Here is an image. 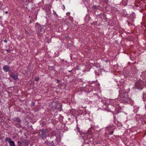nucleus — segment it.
Wrapping results in <instances>:
<instances>
[{
  "mask_svg": "<svg viewBox=\"0 0 146 146\" xmlns=\"http://www.w3.org/2000/svg\"><path fill=\"white\" fill-rule=\"evenodd\" d=\"M119 96L120 97V101L122 103H130L133 102V101L129 97L128 94L125 89L120 90Z\"/></svg>",
  "mask_w": 146,
  "mask_h": 146,
  "instance_id": "1",
  "label": "nucleus"
},
{
  "mask_svg": "<svg viewBox=\"0 0 146 146\" xmlns=\"http://www.w3.org/2000/svg\"><path fill=\"white\" fill-rule=\"evenodd\" d=\"M35 29L37 34L38 35H43L45 32L46 27L44 25L41 26L39 23L36 24Z\"/></svg>",
  "mask_w": 146,
  "mask_h": 146,
  "instance_id": "2",
  "label": "nucleus"
},
{
  "mask_svg": "<svg viewBox=\"0 0 146 146\" xmlns=\"http://www.w3.org/2000/svg\"><path fill=\"white\" fill-rule=\"evenodd\" d=\"M48 135V130L46 129H42L40 130L39 133V137L44 139Z\"/></svg>",
  "mask_w": 146,
  "mask_h": 146,
  "instance_id": "3",
  "label": "nucleus"
},
{
  "mask_svg": "<svg viewBox=\"0 0 146 146\" xmlns=\"http://www.w3.org/2000/svg\"><path fill=\"white\" fill-rule=\"evenodd\" d=\"M52 105H56L54 107H53V108L56 109L58 111H61L62 110V105L60 104H58L56 102H53L52 103Z\"/></svg>",
  "mask_w": 146,
  "mask_h": 146,
  "instance_id": "4",
  "label": "nucleus"
},
{
  "mask_svg": "<svg viewBox=\"0 0 146 146\" xmlns=\"http://www.w3.org/2000/svg\"><path fill=\"white\" fill-rule=\"evenodd\" d=\"M10 76L15 80H16L18 79V74L17 71H14L12 72H11Z\"/></svg>",
  "mask_w": 146,
  "mask_h": 146,
  "instance_id": "5",
  "label": "nucleus"
},
{
  "mask_svg": "<svg viewBox=\"0 0 146 146\" xmlns=\"http://www.w3.org/2000/svg\"><path fill=\"white\" fill-rule=\"evenodd\" d=\"M10 69V68L9 66L7 65H5L3 67V70L6 72H9V70Z\"/></svg>",
  "mask_w": 146,
  "mask_h": 146,
  "instance_id": "6",
  "label": "nucleus"
},
{
  "mask_svg": "<svg viewBox=\"0 0 146 146\" xmlns=\"http://www.w3.org/2000/svg\"><path fill=\"white\" fill-rule=\"evenodd\" d=\"M13 121L15 122H21V120L18 117H14L12 119Z\"/></svg>",
  "mask_w": 146,
  "mask_h": 146,
  "instance_id": "7",
  "label": "nucleus"
},
{
  "mask_svg": "<svg viewBox=\"0 0 146 146\" xmlns=\"http://www.w3.org/2000/svg\"><path fill=\"white\" fill-rule=\"evenodd\" d=\"M23 142L26 145H28L29 143V141L24 139L23 141Z\"/></svg>",
  "mask_w": 146,
  "mask_h": 146,
  "instance_id": "8",
  "label": "nucleus"
},
{
  "mask_svg": "<svg viewBox=\"0 0 146 146\" xmlns=\"http://www.w3.org/2000/svg\"><path fill=\"white\" fill-rule=\"evenodd\" d=\"M15 126L16 127L18 128H20L21 126L20 123H15Z\"/></svg>",
  "mask_w": 146,
  "mask_h": 146,
  "instance_id": "9",
  "label": "nucleus"
},
{
  "mask_svg": "<svg viewBox=\"0 0 146 146\" xmlns=\"http://www.w3.org/2000/svg\"><path fill=\"white\" fill-rule=\"evenodd\" d=\"M9 143L11 146H15V143L13 141H11Z\"/></svg>",
  "mask_w": 146,
  "mask_h": 146,
  "instance_id": "10",
  "label": "nucleus"
},
{
  "mask_svg": "<svg viewBox=\"0 0 146 146\" xmlns=\"http://www.w3.org/2000/svg\"><path fill=\"white\" fill-rule=\"evenodd\" d=\"M130 17L131 18H134L135 17V14L134 13H132L130 14Z\"/></svg>",
  "mask_w": 146,
  "mask_h": 146,
  "instance_id": "11",
  "label": "nucleus"
},
{
  "mask_svg": "<svg viewBox=\"0 0 146 146\" xmlns=\"http://www.w3.org/2000/svg\"><path fill=\"white\" fill-rule=\"evenodd\" d=\"M11 141V139L8 137H6L5 139V141L8 142L9 143Z\"/></svg>",
  "mask_w": 146,
  "mask_h": 146,
  "instance_id": "12",
  "label": "nucleus"
},
{
  "mask_svg": "<svg viewBox=\"0 0 146 146\" xmlns=\"http://www.w3.org/2000/svg\"><path fill=\"white\" fill-rule=\"evenodd\" d=\"M98 6H94L92 7L93 10H97L98 8Z\"/></svg>",
  "mask_w": 146,
  "mask_h": 146,
  "instance_id": "13",
  "label": "nucleus"
},
{
  "mask_svg": "<svg viewBox=\"0 0 146 146\" xmlns=\"http://www.w3.org/2000/svg\"><path fill=\"white\" fill-rule=\"evenodd\" d=\"M39 77L37 76L35 78V80L36 81L38 82L39 80Z\"/></svg>",
  "mask_w": 146,
  "mask_h": 146,
  "instance_id": "14",
  "label": "nucleus"
},
{
  "mask_svg": "<svg viewBox=\"0 0 146 146\" xmlns=\"http://www.w3.org/2000/svg\"><path fill=\"white\" fill-rule=\"evenodd\" d=\"M17 144L18 146H21L22 144V143L20 141H17Z\"/></svg>",
  "mask_w": 146,
  "mask_h": 146,
  "instance_id": "15",
  "label": "nucleus"
},
{
  "mask_svg": "<svg viewBox=\"0 0 146 146\" xmlns=\"http://www.w3.org/2000/svg\"><path fill=\"white\" fill-rule=\"evenodd\" d=\"M44 142H45V143L46 145H48V146H49L50 144V142H48V141H44Z\"/></svg>",
  "mask_w": 146,
  "mask_h": 146,
  "instance_id": "16",
  "label": "nucleus"
},
{
  "mask_svg": "<svg viewBox=\"0 0 146 146\" xmlns=\"http://www.w3.org/2000/svg\"><path fill=\"white\" fill-rule=\"evenodd\" d=\"M113 127L112 126H110L109 127H107L106 128V129L107 130H109V129H112Z\"/></svg>",
  "mask_w": 146,
  "mask_h": 146,
  "instance_id": "17",
  "label": "nucleus"
},
{
  "mask_svg": "<svg viewBox=\"0 0 146 146\" xmlns=\"http://www.w3.org/2000/svg\"><path fill=\"white\" fill-rule=\"evenodd\" d=\"M143 101H145L146 100V95L145 94L143 95Z\"/></svg>",
  "mask_w": 146,
  "mask_h": 146,
  "instance_id": "18",
  "label": "nucleus"
},
{
  "mask_svg": "<svg viewBox=\"0 0 146 146\" xmlns=\"http://www.w3.org/2000/svg\"><path fill=\"white\" fill-rule=\"evenodd\" d=\"M49 146H56L54 144H52V143H50V144Z\"/></svg>",
  "mask_w": 146,
  "mask_h": 146,
  "instance_id": "19",
  "label": "nucleus"
},
{
  "mask_svg": "<svg viewBox=\"0 0 146 146\" xmlns=\"http://www.w3.org/2000/svg\"><path fill=\"white\" fill-rule=\"evenodd\" d=\"M65 6H64V5H62V9H63V10H64L65 9Z\"/></svg>",
  "mask_w": 146,
  "mask_h": 146,
  "instance_id": "20",
  "label": "nucleus"
},
{
  "mask_svg": "<svg viewBox=\"0 0 146 146\" xmlns=\"http://www.w3.org/2000/svg\"><path fill=\"white\" fill-rule=\"evenodd\" d=\"M113 130L111 131L109 133L110 135H111L113 134Z\"/></svg>",
  "mask_w": 146,
  "mask_h": 146,
  "instance_id": "21",
  "label": "nucleus"
},
{
  "mask_svg": "<svg viewBox=\"0 0 146 146\" xmlns=\"http://www.w3.org/2000/svg\"><path fill=\"white\" fill-rule=\"evenodd\" d=\"M6 50L8 52H11V50L9 49H6Z\"/></svg>",
  "mask_w": 146,
  "mask_h": 146,
  "instance_id": "22",
  "label": "nucleus"
},
{
  "mask_svg": "<svg viewBox=\"0 0 146 146\" xmlns=\"http://www.w3.org/2000/svg\"><path fill=\"white\" fill-rule=\"evenodd\" d=\"M60 82V80L57 79V83H59Z\"/></svg>",
  "mask_w": 146,
  "mask_h": 146,
  "instance_id": "23",
  "label": "nucleus"
},
{
  "mask_svg": "<svg viewBox=\"0 0 146 146\" xmlns=\"http://www.w3.org/2000/svg\"><path fill=\"white\" fill-rule=\"evenodd\" d=\"M4 42L5 43H6L7 42V40L6 39H5L4 40Z\"/></svg>",
  "mask_w": 146,
  "mask_h": 146,
  "instance_id": "24",
  "label": "nucleus"
},
{
  "mask_svg": "<svg viewBox=\"0 0 146 146\" xmlns=\"http://www.w3.org/2000/svg\"><path fill=\"white\" fill-rule=\"evenodd\" d=\"M25 33L26 34H27V33H28V32L27 31V30H25Z\"/></svg>",
  "mask_w": 146,
  "mask_h": 146,
  "instance_id": "25",
  "label": "nucleus"
},
{
  "mask_svg": "<svg viewBox=\"0 0 146 146\" xmlns=\"http://www.w3.org/2000/svg\"><path fill=\"white\" fill-rule=\"evenodd\" d=\"M31 105L33 106H34L35 103L34 102H32L31 103Z\"/></svg>",
  "mask_w": 146,
  "mask_h": 146,
  "instance_id": "26",
  "label": "nucleus"
},
{
  "mask_svg": "<svg viewBox=\"0 0 146 146\" xmlns=\"http://www.w3.org/2000/svg\"><path fill=\"white\" fill-rule=\"evenodd\" d=\"M105 61L106 62H108V60H105Z\"/></svg>",
  "mask_w": 146,
  "mask_h": 146,
  "instance_id": "27",
  "label": "nucleus"
},
{
  "mask_svg": "<svg viewBox=\"0 0 146 146\" xmlns=\"http://www.w3.org/2000/svg\"><path fill=\"white\" fill-rule=\"evenodd\" d=\"M6 14H7L8 13V12L7 11L5 12V13Z\"/></svg>",
  "mask_w": 146,
  "mask_h": 146,
  "instance_id": "28",
  "label": "nucleus"
},
{
  "mask_svg": "<svg viewBox=\"0 0 146 146\" xmlns=\"http://www.w3.org/2000/svg\"><path fill=\"white\" fill-rule=\"evenodd\" d=\"M72 72V70H69L68 71V72Z\"/></svg>",
  "mask_w": 146,
  "mask_h": 146,
  "instance_id": "29",
  "label": "nucleus"
},
{
  "mask_svg": "<svg viewBox=\"0 0 146 146\" xmlns=\"http://www.w3.org/2000/svg\"><path fill=\"white\" fill-rule=\"evenodd\" d=\"M52 143H53V141H52Z\"/></svg>",
  "mask_w": 146,
  "mask_h": 146,
  "instance_id": "30",
  "label": "nucleus"
}]
</instances>
